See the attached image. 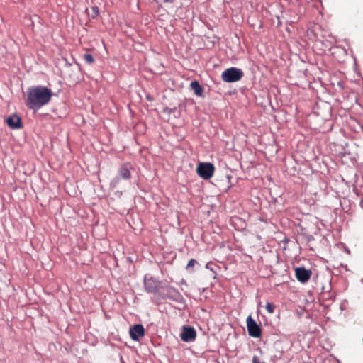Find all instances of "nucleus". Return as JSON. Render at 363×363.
<instances>
[{
    "mask_svg": "<svg viewBox=\"0 0 363 363\" xmlns=\"http://www.w3.org/2000/svg\"><path fill=\"white\" fill-rule=\"evenodd\" d=\"M52 96V91L48 87L35 86L28 89L26 106L30 109H38L48 104Z\"/></svg>",
    "mask_w": 363,
    "mask_h": 363,
    "instance_id": "obj_1",
    "label": "nucleus"
},
{
    "mask_svg": "<svg viewBox=\"0 0 363 363\" xmlns=\"http://www.w3.org/2000/svg\"><path fill=\"white\" fill-rule=\"evenodd\" d=\"M243 77V72L236 67H230L223 72L221 79L225 82H235Z\"/></svg>",
    "mask_w": 363,
    "mask_h": 363,
    "instance_id": "obj_2",
    "label": "nucleus"
},
{
    "mask_svg": "<svg viewBox=\"0 0 363 363\" xmlns=\"http://www.w3.org/2000/svg\"><path fill=\"white\" fill-rule=\"evenodd\" d=\"M215 167L211 163H200L196 168L197 174L204 179H211L214 173Z\"/></svg>",
    "mask_w": 363,
    "mask_h": 363,
    "instance_id": "obj_3",
    "label": "nucleus"
},
{
    "mask_svg": "<svg viewBox=\"0 0 363 363\" xmlns=\"http://www.w3.org/2000/svg\"><path fill=\"white\" fill-rule=\"evenodd\" d=\"M248 334L252 337H259L262 335V329L259 325L249 315L246 320Z\"/></svg>",
    "mask_w": 363,
    "mask_h": 363,
    "instance_id": "obj_4",
    "label": "nucleus"
},
{
    "mask_svg": "<svg viewBox=\"0 0 363 363\" xmlns=\"http://www.w3.org/2000/svg\"><path fill=\"white\" fill-rule=\"evenodd\" d=\"M144 286L148 293H156L160 287V283L153 277H147L144 279Z\"/></svg>",
    "mask_w": 363,
    "mask_h": 363,
    "instance_id": "obj_5",
    "label": "nucleus"
},
{
    "mask_svg": "<svg viewBox=\"0 0 363 363\" xmlns=\"http://www.w3.org/2000/svg\"><path fill=\"white\" fill-rule=\"evenodd\" d=\"M180 337L184 342H192L194 341L196 337V332L192 327L184 326Z\"/></svg>",
    "mask_w": 363,
    "mask_h": 363,
    "instance_id": "obj_6",
    "label": "nucleus"
},
{
    "mask_svg": "<svg viewBox=\"0 0 363 363\" xmlns=\"http://www.w3.org/2000/svg\"><path fill=\"white\" fill-rule=\"evenodd\" d=\"M296 277L301 283H306L312 275V272L304 267H297L295 269Z\"/></svg>",
    "mask_w": 363,
    "mask_h": 363,
    "instance_id": "obj_7",
    "label": "nucleus"
},
{
    "mask_svg": "<svg viewBox=\"0 0 363 363\" xmlns=\"http://www.w3.org/2000/svg\"><path fill=\"white\" fill-rule=\"evenodd\" d=\"M130 335L132 340H138L139 337L145 335V330L142 325L138 324L130 328Z\"/></svg>",
    "mask_w": 363,
    "mask_h": 363,
    "instance_id": "obj_8",
    "label": "nucleus"
},
{
    "mask_svg": "<svg viewBox=\"0 0 363 363\" xmlns=\"http://www.w3.org/2000/svg\"><path fill=\"white\" fill-rule=\"evenodd\" d=\"M131 169H132V165L130 163L126 162V163L123 164L118 169V172H119V175H120L121 178L123 179H125V180L130 179V177H131L130 170Z\"/></svg>",
    "mask_w": 363,
    "mask_h": 363,
    "instance_id": "obj_9",
    "label": "nucleus"
},
{
    "mask_svg": "<svg viewBox=\"0 0 363 363\" xmlns=\"http://www.w3.org/2000/svg\"><path fill=\"white\" fill-rule=\"evenodd\" d=\"M7 125L12 129H18L22 128L21 120L16 115L11 116L6 119Z\"/></svg>",
    "mask_w": 363,
    "mask_h": 363,
    "instance_id": "obj_10",
    "label": "nucleus"
},
{
    "mask_svg": "<svg viewBox=\"0 0 363 363\" xmlns=\"http://www.w3.org/2000/svg\"><path fill=\"white\" fill-rule=\"evenodd\" d=\"M191 89L194 91V94L201 96L203 94V88L197 81H193L190 84Z\"/></svg>",
    "mask_w": 363,
    "mask_h": 363,
    "instance_id": "obj_11",
    "label": "nucleus"
},
{
    "mask_svg": "<svg viewBox=\"0 0 363 363\" xmlns=\"http://www.w3.org/2000/svg\"><path fill=\"white\" fill-rule=\"evenodd\" d=\"M91 12L90 13H89V16L91 18L94 19L99 15V8H98V6H94L91 7Z\"/></svg>",
    "mask_w": 363,
    "mask_h": 363,
    "instance_id": "obj_12",
    "label": "nucleus"
},
{
    "mask_svg": "<svg viewBox=\"0 0 363 363\" xmlns=\"http://www.w3.org/2000/svg\"><path fill=\"white\" fill-rule=\"evenodd\" d=\"M82 57L88 64H93L94 62V58L90 54L85 53L83 55Z\"/></svg>",
    "mask_w": 363,
    "mask_h": 363,
    "instance_id": "obj_13",
    "label": "nucleus"
},
{
    "mask_svg": "<svg viewBox=\"0 0 363 363\" xmlns=\"http://www.w3.org/2000/svg\"><path fill=\"white\" fill-rule=\"evenodd\" d=\"M196 263H197V262L195 259H190L186 267V269L188 271H190L191 272H194L193 268Z\"/></svg>",
    "mask_w": 363,
    "mask_h": 363,
    "instance_id": "obj_14",
    "label": "nucleus"
},
{
    "mask_svg": "<svg viewBox=\"0 0 363 363\" xmlns=\"http://www.w3.org/2000/svg\"><path fill=\"white\" fill-rule=\"evenodd\" d=\"M266 309L269 313L272 314L274 312L275 305L272 303L267 302L266 304Z\"/></svg>",
    "mask_w": 363,
    "mask_h": 363,
    "instance_id": "obj_15",
    "label": "nucleus"
},
{
    "mask_svg": "<svg viewBox=\"0 0 363 363\" xmlns=\"http://www.w3.org/2000/svg\"><path fill=\"white\" fill-rule=\"evenodd\" d=\"M252 363H264L257 356H253Z\"/></svg>",
    "mask_w": 363,
    "mask_h": 363,
    "instance_id": "obj_16",
    "label": "nucleus"
}]
</instances>
